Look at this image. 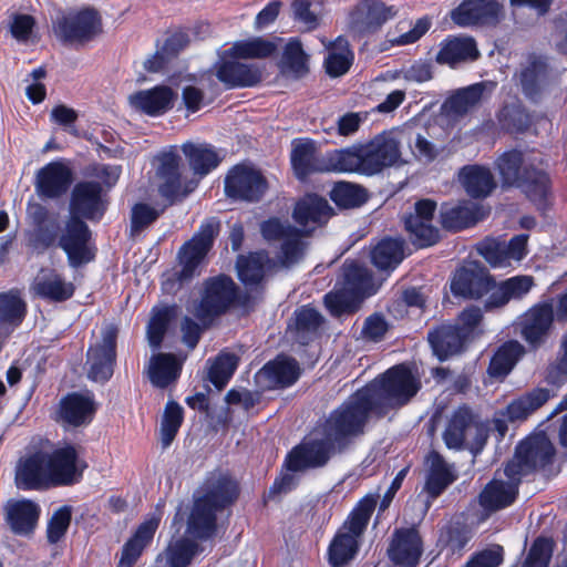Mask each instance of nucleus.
<instances>
[{
	"mask_svg": "<svg viewBox=\"0 0 567 567\" xmlns=\"http://www.w3.org/2000/svg\"><path fill=\"white\" fill-rule=\"evenodd\" d=\"M363 433L360 415L350 413L341 404L318 422L310 437L288 453L286 467L303 472L324 467L334 455L347 452Z\"/></svg>",
	"mask_w": 567,
	"mask_h": 567,
	"instance_id": "f257e3e1",
	"label": "nucleus"
},
{
	"mask_svg": "<svg viewBox=\"0 0 567 567\" xmlns=\"http://www.w3.org/2000/svg\"><path fill=\"white\" fill-rule=\"evenodd\" d=\"M420 388V380L411 369L399 364L358 390L342 404L350 413L360 415L364 431L371 415L381 417L405 405Z\"/></svg>",
	"mask_w": 567,
	"mask_h": 567,
	"instance_id": "f03ea898",
	"label": "nucleus"
},
{
	"mask_svg": "<svg viewBox=\"0 0 567 567\" xmlns=\"http://www.w3.org/2000/svg\"><path fill=\"white\" fill-rule=\"evenodd\" d=\"M194 498L187 533L197 539H209L216 533L217 513L230 506L239 495L237 481L220 468L209 472Z\"/></svg>",
	"mask_w": 567,
	"mask_h": 567,
	"instance_id": "7ed1b4c3",
	"label": "nucleus"
},
{
	"mask_svg": "<svg viewBox=\"0 0 567 567\" xmlns=\"http://www.w3.org/2000/svg\"><path fill=\"white\" fill-rule=\"evenodd\" d=\"M496 165L503 184L520 188L535 203L545 202L549 179L538 153L513 150L499 156Z\"/></svg>",
	"mask_w": 567,
	"mask_h": 567,
	"instance_id": "20e7f679",
	"label": "nucleus"
},
{
	"mask_svg": "<svg viewBox=\"0 0 567 567\" xmlns=\"http://www.w3.org/2000/svg\"><path fill=\"white\" fill-rule=\"evenodd\" d=\"M378 497L369 494L361 498L337 532L328 549L329 563L332 567H342L355 557L360 539L375 509Z\"/></svg>",
	"mask_w": 567,
	"mask_h": 567,
	"instance_id": "39448f33",
	"label": "nucleus"
},
{
	"mask_svg": "<svg viewBox=\"0 0 567 567\" xmlns=\"http://www.w3.org/2000/svg\"><path fill=\"white\" fill-rule=\"evenodd\" d=\"M218 229V221L214 219L207 220L202 224L193 238L183 245L178 252L181 269L165 276L162 284L164 291L175 292L194 278L199 265L212 248Z\"/></svg>",
	"mask_w": 567,
	"mask_h": 567,
	"instance_id": "423d86ee",
	"label": "nucleus"
},
{
	"mask_svg": "<svg viewBox=\"0 0 567 567\" xmlns=\"http://www.w3.org/2000/svg\"><path fill=\"white\" fill-rule=\"evenodd\" d=\"M555 449L545 434L528 436L517 446L513 458L504 468L505 476L522 478L537 470H545L550 465Z\"/></svg>",
	"mask_w": 567,
	"mask_h": 567,
	"instance_id": "0eeeda50",
	"label": "nucleus"
},
{
	"mask_svg": "<svg viewBox=\"0 0 567 567\" xmlns=\"http://www.w3.org/2000/svg\"><path fill=\"white\" fill-rule=\"evenodd\" d=\"M237 286L225 275L210 277L203 282L200 299L194 306V316L204 324L225 313L237 299Z\"/></svg>",
	"mask_w": 567,
	"mask_h": 567,
	"instance_id": "6e6552de",
	"label": "nucleus"
},
{
	"mask_svg": "<svg viewBox=\"0 0 567 567\" xmlns=\"http://www.w3.org/2000/svg\"><path fill=\"white\" fill-rule=\"evenodd\" d=\"M487 439L486 429L467 405L458 406L451 415L443 432L450 450H481Z\"/></svg>",
	"mask_w": 567,
	"mask_h": 567,
	"instance_id": "1a4fd4ad",
	"label": "nucleus"
},
{
	"mask_svg": "<svg viewBox=\"0 0 567 567\" xmlns=\"http://www.w3.org/2000/svg\"><path fill=\"white\" fill-rule=\"evenodd\" d=\"M260 231L267 241L280 243L278 261L281 266L289 268L303 258L308 246L305 240L307 233L296 228L288 220L269 218L260 225Z\"/></svg>",
	"mask_w": 567,
	"mask_h": 567,
	"instance_id": "9d476101",
	"label": "nucleus"
},
{
	"mask_svg": "<svg viewBox=\"0 0 567 567\" xmlns=\"http://www.w3.org/2000/svg\"><path fill=\"white\" fill-rule=\"evenodd\" d=\"M55 37L65 44L83 45L102 32L99 12L91 8L69 11L53 24Z\"/></svg>",
	"mask_w": 567,
	"mask_h": 567,
	"instance_id": "9b49d317",
	"label": "nucleus"
},
{
	"mask_svg": "<svg viewBox=\"0 0 567 567\" xmlns=\"http://www.w3.org/2000/svg\"><path fill=\"white\" fill-rule=\"evenodd\" d=\"M363 157V175L381 173L401 161V141L395 131H383L367 143L360 144Z\"/></svg>",
	"mask_w": 567,
	"mask_h": 567,
	"instance_id": "f8f14e48",
	"label": "nucleus"
},
{
	"mask_svg": "<svg viewBox=\"0 0 567 567\" xmlns=\"http://www.w3.org/2000/svg\"><path fill=\"white\" fill-rule=\"evenodd\" d=\"M268 184L260 171L251 165L238 164L225 177V193L228 197L244 202H258L265 195Z\"/></svg>",
	"mask_w": 567,
	"mask_h": 567,
	"instance_id": "ddd939ff",
	"label": "nucleus"
},
{
	"mask_svg": "<svg viewBox=\"0 0 567 567\" xmlns=\"http://www.w3.org/2000/svg\"><path fill=\"white\" fill-rule=\"evenodd\" d=\"M91 236L89 226L82 219L78 216L69 218L59 238V247L66 254L72 268H78L94 259L95 249L91 243Z\"/></svg>",
	"mask_w": 567,
	"mask_h": 567,
	"instance_id": "4468645a",
	"label": "nucleus"
},
{
	"mask_svg": "<svg viewBox=\"0 0 567 567\" xmlns=\"http://www.w3.org/2000/svg\"><path fill=\"white\" fill-rule=\"evenodd\" d=\"M117 329L107 326L102 331L100 342L91 346L87 350L90 379L96 382H106L112 375L116 359Z\"/></svg>",
	"mask_w": 567,
	"mask_h": 567,
	"instance_id": "2eb2a0df",
	"label": "nucleus"
},
{
	"mask_svg": "<svg viewBox=\"0 0 567 567\" xmlns=\"http://www.w3.org/2000/svg\"><path fill=\"white\" fill-rule=\"evenodd\" d=\"M48 452L35 451L19 458L14 483L22 491H40L52 487L49 475Z\"/></svg>",
	"mask_w": 567,
	"mask_h": 567,
	"instance_id": "dca6fc26",
	"label": "nucleus"
},
{
	"mask_svg": "<svg viewBox=\"0 0 567 567\" xmlns=\"http://www.w3.org/2000/svg\"><path fill=\"white\" fill-rule=\"evenodd\" d=\"M48 460L52 487L70 486L78 483L86 467V464L79 458L76 450L71 445L48 453Z\"/></svg>",
	"mask_w": 567,
	"mask_h": 567,
	"instance_id": "f3484780",
	"label": "nucleus"
},
{
	"mask_svg": "<svg viewBox=\"0 0 567 567\" xmlns=\"http://www.w3.org/2000/svg\"><path fill=\"white\" fill-rule=\"evenodd\" d=\"M106 210V202L102 195L100 183L93 181L79 182L71 193L70 214L78 218L100 220Z\"/></svg>",
	"mask_w": 567,
	"mask_h": 567,
	"instance_id": "a211bd4d",
	"label": "nucleus"
},
{
	"mask_svg": "<svg viewBox=\"0 0 567 567\" xmlns=\"http://www.w3.org/2000/svg\"><path fill=\"white\" fill-rule=\"evenodd\" d=\"M435 210V202L422 199L415 203L414 214H410L404 218L405 229L410 234V239L414 245L427 247L439 240L440 231L433 226Z\"/></svg>",
	"mask_w": 567,
	"mask_h": 567,
	"instance_id": "6ab92c4d",
	"label": "nucleus"
},
{
	"mask_svg": "<svg viewBox=\"0 0 567 567\" xmlns=\"http://www.w3.org/2000/svg\"><path fill=\"white\" fill-rule=\"evenodd\" d=\"M494 286V280L483 266L478 262H470L456 270L451 282V290L455 296L478 299Z\"/></svg>",
	"mask_w": 567,
	"mask_h": 567,
	"instance_id": "aec40b11",
	"label": "nucleus"
},
{
	"mask_svg": "<svg viewBox=\"0 0 567 567\" xmlns=\"http://www.w3.org/2000/svg\"><path fill=\"white\" fill-rule=\"evenodd\" d=\"M156 176L161 181L158 186L159 194L166 199L173 200L179 195H186L182 192L181 182V155L178 147L173 145L164 148L156 157Z\"/></svg>",
	"mask_w": 567,
	"mask_h": 567,
	"instance_id": "412c9836",
	"label": "nucleus"
},
{
	"mask_svg": "<svg viewBox=\"0 0 567 567\" xmlns=\"http://www.w3.org/2000/svg\"><path fill=\"white\" fill-rule=\"evenodd\" d=\"M238 58L225 56L216 64V76L228 89L250 87L262 79V70L257 64L239 62Z\"/></svg>",
	"mask_w": 567,
	"mask_h": 567,
	"instance_id": "4be33fe9",
	"label": "nucleus"
},
{
	"mask_svg": "<svg viewBox=\"0 0 567 567\" xmlns=\"http://www.w3.org/2000/svg\"><path fill=\"white\" fill-rule=\"evenodd\" d=\"M501 10L496 0H464L451 18L460 27L493 25L499 21Z\"/></svg>",
	"mask_w": 567,
	"mask_h": 567,
	"instance_id": "5701e85b",
	"label": "nucleus"
},
{
	"mask_svg": "<svg viewBox=\"0 0 567 567\" xmlns=\"http://www.w3.org/2000/svg\"><path fill=\"white\" fill-rule=\"evenodd\" d=\"M422 553V539L415 528H401L393 533L388 556L394 565L415 567Z\"/></svg>",
	"mask_w": 567,
	"mask_h": 567,
	"instance_id": "b1692460",
	"label": "nucleus"
},
{
	"mask_svg": "<svg viewBox=\"0 0 567 567\" xmlns=\"http://www.w3.org/2000/svg\"><path fill=\"white\" fill-rule=\"evenodd\" d=\"M72 178V172L64 163L51 162L38 171L35 192L42 198H59L68 192Z\"/></svg>",
	"mask_w": 567,
	"mask_h": 567,
	"instance_id": "393cba45",
	"label": "nucleus"
},
{
	"mask_svg": "<svg viewBox=\"0 0 567 567\" xmlns=\"http://www.w3.org/2000/svg\"><path fill=\"white\" fill-rule=\"evenodd\" d=\"M554 320L553 306L540 303L529 309L519 321L523 339L533 348L543 344L549 333Z\"/></svg>",
	"mask_w": 567,
	"mask_h": 567,
	"instance_id": "a878e982",
	"label": "nucleus"
},
{
	"mask_svg": "<svg viewBox=\"0 0 567 567\" xmlns=\"http://www.w3.org/2000/svg\"><path fill=\"white\" fill-rule=\"evenodd\" d=\"M496 87L492 81H482L456 90L442 105L447 115L461 116L488 97Z\"/></svg>",
	"mask_w": 567,
	"mask_h": 567,
	"instance_id": "bb28decb",
	"label": "nucleus"
},
{
	"mask_svg": "<svg viewBox=\"0 0 567 567\" xmlns=\"http://www.w3.org/2000/svg\"><path fill=\"white\" fill-rule=\"evenodd\" d=\"M392 8L375 0H363L350 14V29L358 35L374 32L392 18Z\"/></svg>",
	"mask_w": 567,
	"mask_h": 567,
	"instance_id": "cd10ccee",
	"label": "nucleus"
},
{
	"mask_svg": "<svg viewBox=\"0 0 567 567\" xmlns=\"http://www.w3.org/2000/svg\"><path fill=\"white\" fill-rule=\"evenodd\" d=\"M507 481L495 477L480 493L478 503L485 512L503 509L514 503L518 494L519 480L506 476Z\"/></svg>",
	"mask_w": 567,
	"mask_h": 567,
	"instance_id": "c85d7f7f",
	"label": "nucleus"
},
{
	"mask_svg": "<svg viewBox=\"0 0 567 567\" xmlns=\"http://www.w3.org/2000/svg\"><path fill=\"white\" fill-rule=\"evenodd\" d=\"M162 519L157 511L141 523L133 536L124 544L118 567H132L151 544Z\"/></svg>",
	"mask_w": 567,
	"mask_h": 567,
	"instance_id": "c756f323",
	"label": "nucleus"
},
{
	"mask_svg": "<svg viewBox=\"0 0 567 567\" xmlns=\"http://www.w3.org/2000/svg\"><path fill=\"white\" fill-rule=\"evenodd\" d=\"M74 285L52 269H42L31 285L34 296L50 301L64 302L74 293Z\"/></svg>",
	"mask_w": 567,
	"mask_h": 567,
	"instance_id": "7c9ffc66",
	"label": "nucleus"
},
{
	"mask_svg": "<svg viewBox=\"0 0 567 567\" xmlns=\"http://www.w3.org/2000/svg\"><path fill=\"white\" fill-rule=\"evenodd\" d=\"M300 375V367L296 359L278 355L265 364L257 373L258 382L268 389L287 388L292 385Z\"/></svg>",
	"mask_w": 567,
	"mask_h": 567,
	"instance_id": "2f4dec72",
	"label": "nucleus"
},
{
	"mask_svg": "<svg viewBox=\"0 0 567 567\" xmlns=\"http://www.w3.org/2000/svg\"><path fill=\"white\" fill-rule=\"evenodd\" d=\"M549 74L547 59L543 55L529 54L519 73V83L525 96L536 101L547 86Z\"/></svg>",
	"mask_w": 567,
	"mask_h": 567,
	"instance_id": "473e14b6",
	"label": "nucleus"
},
{
	"mask_svg": "<svg viewBox=\"0 0 567 567\" xmlns=\"http://www.w3.org/2000/svg\"><path fill=\"white\" fill-rule=\"evenodd\" d=\"M176 93L166 85L141 90L130 95V104L150 116H159L172 109Z\"/></svg>",
	"mask_w": 567,
	"mask_h": 567,
	"instance_id": "72a5a7b5",
	"label": "nucleus"
},
{
	"mask_svg": "<svg viewBox=\"0 0 567 567\" xmlns=\"http://www.w3.org/2000/svg\"><path fill=\"white\" fill-rule=\"evenodd\" d=\"M291 165L299 179L315 172H326V158L321 155L311 140H295L291 150Z\"/></svg>",
	"mask_w": 567,
	"mask_h": 567,
	"instance_id": "f704fd0d",
	"label": "nucleus"
},
{
	"mask_svg": "<svg viewBox=\"0 0 567 567\" xmlns=\"http://www.w3.org/2000/svg\"><path fill=\"white\" fill-rule=\"evenodd\" d=\"M480 56L476 42L471 37H450L444 40L435 56L439 64L455 66L458 63L475 61Z\"/></svg>",
	"mask_w": 567,
	"mask_h": 567,
	"instance_id": "c9c22d12",
	"label": "nucleus"
},
{
	"mask_svg": "<svg viewBox=\"0 0 567 567\" xmlns=\"http://www.w3.org/2000/svg\"><path fill=\"white\" fill-rule=\"evenodd\" d=\"M429 342L434 354L441 360L462 351L467 341L466 332H462L458 326L442 324L429 332Z\"/></svg>",
	"mask_w": 567,
	"mask_h": 567,
	"instance_id": "e433bc0d",
	"label": "nucleus"
},
{
	"mask_svg": "<svg viewBox=\"0 0 567 567\" xmlns=\"http://www.w3.org/2000/svg\"><path fill=\"white\" fill-rule=\"evenodd\" d=\"M181 151L193 173L200 177L217 168L221 162L220 154L208 143L186 142L182 144Z\"/></svg>",
	"mask_w": 567,
	"mask_h": 567,
	"instance_id": "4c0bfd02",
	"label": "nucleus"
},
{
	"mask_svg": "<svg viewBox=\"0 0 567 567\" xmlns=\"http://www.w3.org/2000/svg\"><path fill=\"white\" fill-rule=\"evenodd\" d=\"M95 403L90 394L70 393L60 402V417L68 424L81 426L92 421Z\"/></svg>",
	"mask_w": 567,
	"mask_h": 567,
	"instance_id": "58836bf2",
	"label": "nucleus"
},
{
	"mask_svg": "<svg viewBox=\"0 0 567 567\" xmlns=\"http://www.w3.org/2000/svg\"><path fill=\"white\" fill-rule=\"evenodd\" d=\"M40 512V506L33 501H10L6 507L7 522L13 533L28 535L34 529Z\"/></svg>",
	"mask_w": 567,
	"mask_h": 567,
	"instance_id": "ea45409f",
	"label": "nucleus"
},
{
	"mask_svg": "<svg viewBox=\"0 0 567 567\" xmlns=\"http://www.w3.org/2000/svg\"><path fill=\"white\" fill-rule=\"evenodd\" d=\"M331 214L332 208L327 199L317 195L305 196L293 209L295 220L303 227H310V229L327 223Z\"/></svg>",
	"mask_w": 567,
	"mask_h": 567,
	"instance_id": "a19ab883",
	"label": "nucleus"
},
{
	"mask_svg": "<svg viewBox=\"0 0 567 567\" xmlns=\"http://www.w3.org/2000/svg\"><path fill=\"white\" fill-rule=\"evenodd\" d=\"M429 470L426 474L424 491L431 498H436L442 492L455 481L451 466L437 452L433 451L427 455Z\"/></svg>",
	"mask_w": 567,
	"mask_h": 567,
	"instance_id": "79ce46f5",
	"label": "nucleus"
},
{
	"mask_svg": "<svg viewBox=\"0 0 567 567\" xmlns=\"http://www.w3.org/2000/svg\"><path fill=\"white\" fill-rule=\"evenodd\" d=\"M323 158H326V172L363 174V157L360 144L330 151L323 155Z\"/></svg>",
	"mask_w": 567,
	"mask_h": 567,
	"instance_id": "37998d69",
	"label": "nucleus"
},
{
	"mask_svg": "<svg viewBox=\"0 0 567 567\" xmlns=\"http://www.w3.org/2000/svg\"><path fill=\"white\" fill-rule=\"evenodd\" d=\"M460 182L474 198L486 197L495 187L491 171L478 165L464 166L460 172Z\"/></svg>",
	"mask_w": 567,
	"mask_h": 567,
	"instance_id": "c03bdc74",
	"label": "nucleus"
},
{
	"mask_svg": "<svg viewBox=\"0 0 567 567\" xmlns=\"http://www.w3.org/2000/svg\"><path fill=\"white\" fill-rule=\"evenodd\" d=\"M524 347L515 340L503 343L494 353L487 368L489 377L504 379L524 354Z\"/></svg>",
	"mask_w": 567,
	"mask_h": 567,
	"instance_id": "a18cd8bd",
	"label": "nucleus"
},
{
	"mask_svg": "<svg viewBox=\"0 0 567 567\" xmlns=\"http://www.w3.org/2000/svg\"><path fill=\"white\" fill-rule=\"evenodd\" d=\"M550 398V391L545 388H536L513 400L506 406L505 415L509 421L527 419L542 408Z\"/></svg>",
	"mask_w": 567,
	"mask_h": 567,
	"instance_id": "49530a36",
	"label": "nucleus"
},
{
	"mask_svg": "<svg viewBox=\"0 0 567 567\" xmlns=\"http://www.w3.org/2000/svg\"><path fill=\"white\" fill-rule=\"evenodd\" d=\"M483 217L482 207L472 202H464L453 207L444 208L441 218L444 228L460 230L476 224Z\"/></svg>",
	"mask_w": 567,
	"mask_h": 567,
	"instance_id": "de8ad7c7",
	"label": "nucleus"
},
{
	"mask_svg": "<svg viewBox=\"0 0 567 567\" xmlns=\"http://www.w3.org/2000/svg\"><path fill=\"white\" fill-rule=\"evenodd\" d=\"M342 287L353 292L359 299L373 293L372 275L368 268L353 260H346L342 266Z\"/></svg>",
	"mask_w": 567,
	"mask_h": 567,
	"instance_id": "09e8293b",
	"label": "nucleus"
},
{
	"mask_svg": "<svg viewBox=\"0 0 567 567\" xmlns=\"http://www.w3.org/2000/svg\"><path fill=\"white\" fill-rule=\"evenodd\" d=\"M373 265L380 270H393L404 259V241L398 238L382 239L371 251Z\"/></svg>",
	"mask_w": 567,
	"mask_h": 567,
	"instance_id": "8fccbe9b",
	"label": "nucleus"
},
{
	"mask_svg": "<svg viewBox=\"0 0 567 567\" xmlns=\"http://www.w3.org/2000/svg\"><path fill=\"white\" fill-rule=\"evenodd\" d=\"M308 56L302 49L301 42L293 38L286 44L279 66L282 74L293 79L305 76L308 71Z\"/></svg>",
	"mask_w": 567,
	"mask_h": 567,
	"instance_id": "3c124183",
	"label": "nucleus"
},
{
	"mask_svg": "<svg viewBox=\"0 0 567 567\" xmlns=\"http://www.w3.org/2000/svg\"><path fill=\"white\" fill-rule=\"evenodd\" d=\"M181 369L173 354L158 353L151 360L148 377L155 386L163 389L178 378Z\"/></svg>",
	"mask_w": 567,
	"mask_h": 567,
	"instance_id": "603ef678",
	"label": "nucleus"
},
{
	"mask_svg": "<svg viewBox=\"0 0 567 567\" xmlns=\"http://www.w3.org/2000/svg\"><path fill=\"white\" fill-rule=\"evenodd\" d=\"M27 312V305L18 290L0 293V324L11 327L20 326Z\"/></svg>",
	"mask_w": 567,
	"mask_h": 567,
	"instance_id": "864d4df0",
	"label": "nucleus"
},
{
	"mask_svg": "<svg viewBox=\"0 0 567 567\" xmlns=\"http://www.w3.org/2000/svg\"><path fill=\"white\" fill-rule=\"evenodd\" d=\"M277 50L272 41L262 38H254L251 40L237 41L226 53L230 58L241 59H264L272 55Z\"/></svg>",
	"mask_w": 567,
	"mask_h": 567,
	"instance_id": "5fc2aeb1",
	"label": "nucleus"
},
{
	"mask_svg": "<svg viewBox=\"0 0 567 567\" xmlns=\"http://www.w3.org/2000/svg\"><path fill=\"white\" fill-rule=\"evenodd\" d=\"M268 257L264 252H252L248 256H239L237 271L239 279L246 286L259 284L265 276V265Z\"/></svg>",
	"mask_w": 567,
	"mask_h": 567,
	"instance_id": "6e6d98bb",
	"label": "nucleus"
},
{
	"mask_svg": "<svg viewBox=\"0 0 567 567\" xmlns=\"http://www.w3.org/2000/svg\"><path fill=\"white\" fill-rule=\"evenodd\" d=\"M239 358L237 354L221 351L213 361L208 370L209 381L221 390L230 380L237 369Z\"/></svg>",
	"mask_w": 567,
	"mask_h": 567,
	"instance_id": "4d7b16f0",
	"label": "nucleus"
},
{
	"mask_svg": "<svg viewBox=\"0 0 567 567\" xmlns=\"http://www.w3.org/2000/svg\"><path fill=\"white\" fill-rule=\"evenodd\" d=\"M353 53L348 48V42L339 37L333 43V50L324 60L326 71L330 76H341L348 72L352 64Z\"/></svg>",
	"mask_w": 567,
	"mask_h": 567,
	"instance_id": "13d9d810",
	"label": "nucleus"
},
{
	"mask_svg": "<svg viewBox=\"0 0 567 567\" xmlns=\"http://www.w3.org/2000/svg\"><path fill=\"white\" fill-rule=\"evenodd\" d=\"M198 551V545L188 538H178L169 543L166 551V564L169 567H187Z\"/></svg>",
	"mask_w": 567,
	"mask_h": 567,
	"instance_id": "bf43d9fd",
	"label": "nucleus"
},
{
	"mask_svg": "<svg viewBox=\"0 0 567 567\" xmlns=\"http://www.w3.org/2000/svg\"><path fill=\"white\" fill-rule=\"evenodd\" d=\"M330 198L339 207L352 208L365 203L367 193L358 185L340 182L333 186Z\"/></svg>",
	"mask_w": 567,
	"mask_h": 567,
	"instance_id": "052dcab7",
	"label": "nucleus"
},
{
	"mask_svg": "<svg viewBox=\"0 0 567 567\" xmlns=\"http://www.w3.org/2000/svg\"><path fill=\"white\" fill-rule=\"evenodd\" d=\"M323 319L313 308L302 307L296 311L297 339L306 344L312 336L317 334Z\"/></svg>",
	"mask_w": 567,
	"mask_h": 567,
	"instance_id": "680f3d73",
	"label": "nucleus"
},
{
	"mask_svg": "<svg viewBox=\"0 0 567 567\" xmlns=\"http://www.w3.org/2000/svg\"><path fill=\"white\" fill-rule=\"evenodd\" d=\"M361 301L362 300L354 296L353 292H350L343 287L324 296V305L334 317L354 312Z\"/></svg>",
	"mask_w": 567,
	"mask_h": 567,
	"instance_id": "e2e57ef3",
	"label": "nucleus"
},
{
	"mask_svg": "<svg viewBox=\"0 0 567 567\" xmlns=\"http://www.w3.org/2000/svg\"><path fill=\"white\" fill-rule=\"evenodd\" d=\"M183 423V408L175 401H169L164 410L161 422V441L164 447L171 445Z\"/></svg>",
	"mask_w": 567,
	"mask_h": 567,
	"instance_id": "0e129e2a",
	"label": "nucleus"
},
{
	"mask_svg": "<svg viewBox=\"0 0 567 567\" xmlns=\"http://www.w3.org/2000/svg\"><path fill=\"white\" fill-rule=\"evenodd\" d=\"M175 307L155 309L147 326V338L152 348L161 347L171 319L175 316Z\"/></svg>",
	"mask_w": 567,
	"mask_h": 567,
	"instance_id": "69168bd1",
	"label": "nucleus"
},
{
	"mask_svg": "<svg viewBox=\"0 0 567 567\" xmlns=\"http://www.w3.org/2000/svg\"><path fill=\"white\" fill-rule=\"evenodd\" d=\"M58 229V220L33 226L27 235L28 245L34 250L44 251L56 241Z\"/></svg>",
	"mask_w": 567,
	"mask_h": 567,
	"instance_id": "338daca9",
	"label": "nucleus"
},
{
	"mask_svg": "<svg viewBox=\"0 0 567 567\" xmlns=\"http://www.w3.org/2000/svg\"><path fill=\"white\" fill-rule=\"evenodd\" d=\"M553 555L551 540L539 537L537 538L524 560V567H548Z\"/></svg>",
	"mask_w": 567,
	"mask_h": 567,
	"instance_id": "774afa93",
	"label": "nucleus"
}]
</instances>
